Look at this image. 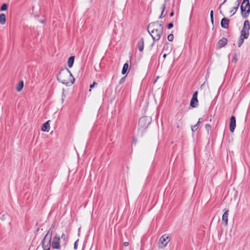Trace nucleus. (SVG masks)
<instances>
[{
    "mask_svg": "<svg viewBox=\"0 0 250 250\" xmlns=\"http://www.w3.org/2000/svg\"><path fill=\"white\" fill-rule=\"evenodd\" d=\"M147 29L154 41H159L163 32L162 21H157L149 24Z\"/></svg>",
    "mask_w": 250,
    "mask_h": 250,
    "instance_id": "nucleus-1",
    "label": "nucleus"
},
{
    "mask_svg": "<svg viewBox=\"0 0 250 250\" xmlns=\"http://www.w3.org/2000/svg\"><path fill=\"white\" fill-rule=\"evenodd\" d=\"M57 79L59 82L66 85L72 84L75 81L70 70L67 68L63 69L60 71L57 76Z\"/></svg>",
    "mask_w": 250,
    "mask_h": 250,
    "instance_id": "nucleus-2",
    "label": "nucleus"
},
{
    "mask_svg": "<svg viewBox=\"0 0 250 250\" xmlns=\"http://www.w3.org/2000/svg\"><path fill=\"white\" fill-rule=\"evenodd\" d=\"M242 16L243 18H246L248 17L250 12V4L249 0H243L241 5Z\"/></svg>",
    "mask_w": 250,
    "mask_h": 250,
    "instance_id": "nucleus-3",
    "label": "nucleus"
},
{
    "mask_svg": "<svg viewBox=\"0 0 250 250\" xmlns=\"http://www.w3.org/2000/svg\"><path fill=\"white\" fill-rule=\"evenodd\" d=\"M52 231L49 229L45 236L42 242V247L43 250H49L51 245Z\"/></svg>",
    "mask_w": 250,
    "mask_h": 250,
    "instance_id": "nucleus-4",
    "label": "nucleus"
},
{
    "mask_svg": "<svg viewBox=\"0 0 250 250\" xmlns=\"http://www.w3.org/2000/svg\"><path fill=\"white\" fill-rule=\"evenodd\" d=\"M250 29V24L248 21H245L244 23V26L241 31L240 37L243 39H247L249 36V30Z\"/></svg>",
    "mask_w": 250,
    "mask_h": 250,
    "instance_id": "nucleus-5",
    "label": "nucleus"
},
{
    "mask_svg": "<svg viewBox=\"0 0 250 250\" xmlns=\"http://www.w3.org/2000/svg\"><path fill=\"white\" fill-rule=\"evenodd\" d=\"M151 121V118L149 117L145 116L142 117L139 121V125L142 128H146Z\"/></svg>",
    "mask_w": 250,
    "mask_h": 250,
    "instance_id": "nucleus-6",
    "label": "nucleus"
},
{
    "mask_svg": "<svg viewBox=\"0 0 250 250\" xmlns=\"http://www.w3.org/2000/svg\"><path fill=\"white\" fill-rule=\"evenodd\" d=\"M169 241L170 238L167 234H165L162 235L159 239V248L161 249H164L167 245Z\"/></svg>",
    "mask_w": 250,
    "mask_h": 250,
    "instance_id": "nucleus-7",
    "label": "nucleus"
},
{
    "mask_svg": "<svg viewBox=\"0 0 250 250\" xmlns=\"http://www.w3.org/2000/svg\"><path fill=\"white\" fill-rule=\"evenodd\" d=\"M60 238L59 237L55 236L53 238L52 243V247L55 249H59L60 247Z\"/></svg>",
    "mask_w": 250,
    "mask_h": 250,
    "instance_id": "nucleus-8",
    "label": "nucleus"
},
{
    "mask_svg": "<svg viewBox=\"0 0 250 250\" xmlns=\"http://www.w3.org/2000/svg\"><path fill=\"white\" fill-rule=\"evenodd\" d=\"M236 126V120L234 116H232L230 119L229 129L231 132H233Z\"/></svg>",
    "mask_w": 250,
    "mask_h": 250,
    "instance_id": "nucleus-9",
    "label": "nucleus"
},
{
    "mask_svg": "<svg viewBox=\"0 0 250 250\" xmlns=\"http://www.w3.org/2000/svg\"><path fill=\"white\" fill-rule=\"evenodd\" d=\"M229 20L227 18H224L222 19L221 21V25L222 27L227 29L229 27Z\"/></svg>",
    "mask_w": 250,
    "mask_h": 250,
    "instance_id": "nucleus-10",
    "label": "nucleus"
},
{
    "mask_svg": "<svg viewBox=\"0 0 250 250\" xmlns=\"http://www.w3.org/2000/svg\"><path fill=\"white\" fill-rule=\"evenodd\" d=\"M50 121H48L42 125L41 130L42 131L48 132L50 129Z\"/></svg>",
    "mask_w": 250,
    "mask_h": 250,
    "instance_id": "nucleus-11",
    "label": "nucleus"
},
{
    "mask_svg": "<svg viewBox=\"0 0 250 250\" xmlns=\"http://www.w3.org/2000/svg\"><path fill=\"white\" fill-rule=\"evenodd\" d=\"M228 42V40L227 38H223L222 39L219 41L218 42V46L219 48H221L227 44Z\"/></svg>",
    "mask_w": 250,
    "mask_h": 250,
    "instance_id": "nucleus-12",
    "label": "nucleus"
},
{
    "mask_svg": "<svg viewBox=\"0 0 250 250\" xmlns=\"http://www.w3.org/2000/svg\"><path fill=\"white\" fill-rule=\"evenodd\" d=\"M229 212V210H226L222 216V221L224 222L226 226L228 225Z\"/></svg>",
    "mask_w": 250,
    "mask_h": 250,
    "instance_id": "nucleus-13",
    "label": "nucleus"
},
{
    "mask_svg": "<svg viewBox=\"0 0 250 250\" xmlns=\"http://www.w3.org/2000/svg\"><path fill=\"white\" fill-rule=\"evenodd\" d=\"M239 6V0H237L235 2V6L233 8V9L230 11V13L231 14V15H233L235 13L236 11L238 10Z\"/></svg>",
    "mask_w": 250,
    "mask_h": 250,
    "instance_id": "nucleus-14",
    "label": "nucleus"
},
{
    "mask_svg": "<svg viewBox=\"0 0 250 250\" xmlns=\"http://www.w3.org/2000/svg\"><path fill=\"white\" fill-rule=\"evenodd\" d=\"M198 101L197 98L193 97L190 101V105L192 107H195L197 105Z\"/></svg>",
    "mask_w": 250,
    "mask_h": 250,
    "instance_id": "nucleus-15",
    "label": "nucleus"
},
{
    "mask_svg": "<svg viewBox=\"0 0 250 250\" xmlns=\"http://www.w3.org/2000/svg\"><path fill=\"white\" fill-rule=\"evenodd\" d=\"M144 40L143 38H141L138 42V49L140 51H142L144 49Z\"/></svg>",
    "mask_w": 250,
    "mask_h": 250,
    "instance_id": "nucleus-16",
    "label": "nucleus"
},
{
    "mask_svg": "<svg viewBox=\"0 0 250 250\" xmlns=\"http://www.w3.org/2000/svg\"><path fill=\"white\" fill-rule=\"evenodd\" d=\"M74 59H75L74 56H71L69 58L68 62H67V64H68V66L69 68H71L72 67L73 64L74 63Z\"/></svg>",
    "mask_w": 250,
    "mask_h": 250,
    "instance_id": "nucleus-17",
    "label": "nucleus"
},
{
    "mask_svg": "<svg viewBox=\"0 0 250 250\" xmlns=\"http://www.w3.org/2000/svg\"><path fill=\"white\" fill-rule=\"evenodd\" d=\"M202 121H203V119L202 118H199L197 123L195 125H194V126H192L191 130H192V131L193 132L195 131L198 129V126L199 125V124L201 122H202Z\"/></svg>",
    "mask_w": 250,
    "mask_h": 250,
    "instance_id": "nucleus-18",
    "label": "nucleus"
},
{
    "mask_svg": "<svg viewBox=\"0 0 250 250\" xmlns=\"http://www.w3.org/2000/svg\"><path fill=\"white\" fill-rule=\"evenodd\" d=\"M23 87V81H21L18 84L17 87H16V89L18 92H20L22 90Z\"/></svg>",
    "mask_w": 250,
    "mask_h": 250,
    "instance_id": "nucleus-19",
    "label": "nucleus"
},
{
    "mask_svg": "<svg viewBox=\"0 0 250 250\" xmlns=\"http://www.w3.org/2000/svg\"><path fill=\"white\" fill-rule=\"evenodd\" d=\"M6 21V17L5 14H0V23L2 24H4Z\"/></svg>",
    "mask_w": 250,
    "mask_h": 250,
    "instance_id": "nucleus-20",
    "label": "nucleus"
},
{
    "mask_svg": "<svg viewBox=\"0 0 250 250\" xmlns=\"http://www.w3.org/2000/svg\"><path fill=\"white\" fill-rule=\"evenodd\" d=\"M128 68V64L127 63H125L124 64L122 70V73L123 74H125Z\"/></svg>",
    "mask_w": 250,
    "mask_h": 250,
    "instance_id": "nucleus-21",
    "label": "nucleus"
},
{
    "mask_svg": "<svg viewBox=\"0 0 250 250\" xmlns=\"http://www.w3.org/2000/svg\"><path fill=\"white\" fill-rule=\"evenodd\" d=\"M163 51H165L166 53H169L170 50L168 49V43H166L163 47Z\"/></svg>",
    "mask_w": 250,
    "mask_h": 250,
    "instance_id": "nucleus-22",
    "label": "nucleus"
},
{
    "mask_svg": "<svg viewBox=\"0 0 250 250\" xmlns=\"http://www.w3.org/2000/svg\"><path fill=\"white\" fill-rule=\"evenodd\" d=\"M244 39H243L242 38H239V40H238V47H240L242 44H243V42H244Z\"/></svg>",
    "mask_w": 250,
    "mask_h": 250,
    "instance_id": "nucleus-23",
    "label": "nucleus"
},
{
    "mask_svg": "<svg viewBox=\"0 0 250 250\" xmlns=\"http://www.w3.org/2000/svg\"><path fill=\"white\" fill-rule=\"evenodd\" d=\"M205 128L208 132V133L209 131L211 129V126L210 125L207 124L205 125Z\"/></svg>",
    "mask_w": 250,
    "mask_h": 250,
    "instance_id": "nucleus-24",
    "label": "nucleus"
},
{
    "mask_svg": "<svg viewBox=\"0 0 250 250\" xmlns=\"http://www.w3.org/2000/svg\"><path fill=\"white\" fill-rule=\"evenodd\" d=\"M7 8V5L6 3H4L2 5L0 8L1 11H4L6 10Z\"/></svg>",
    "mask_w": 250,
    "mask_h": 250,
    "instance_id": "nucleus-25",
    "label": "nucleus"
},
{
    "mask_svg": "<svg viewBox=\"0 0 250 250\" xmlns=\"http://www.w3.org/2000/svg\"><path fill=\"white\" fill-rule=\"evenodd\" d=\"M173 39H174V36L173 34H169L168 36H167V39L169 41H172L173 40Z\"/></svg>",
    "mask_w": 250,
    "mask_h": 250,
    "instance_id": "nucleus-26",
    "label": "nucleus"
},
{
    "mask_svg": "<svg viewBox=\"0 0 250 250\" xmlns=\"http://www.w3.org/2000/svg\"><path fill=\"white\" fill-rule=\"evenodd\" d=\"M210 20L212 23H213V12L212 10L210 11Z\"/></svg>",
    "mask_w": 250,
    "mask_h": 250,
    "instance_id": "nucleus-27",
    "label": "nucleus"
},
{
    "mask_svg": "<svg viewBox=\"0 0 250 250\" xmlns=\"http://www.w3.org/2000/svg\"><path fill=\"white\" fill-rule=\"evenodd\" d=\"M125 78H126V77L125 76V77H123L121 79V80L119 81V84H121L122 83H123L125 82Z\"/></svg>",
    "mask_w": 250,
    "mask_h": 250,
    "instance_id": "nucleus-28",
    "label": "nucleus"
},
{
    "mask_svg": "<svg viewBox=\"0 0 250 250\" xmlns=\"http://www.w3.org/2000/svg\"><path fill=\"white\" fill-rule=\"evenodd\" d=\"M78 240H77L75 242V244H74V249L75 250H77V248H78Z\"/></svg>",
    "mask_w": 250,
    "mask_h": 250,
    "instance_id": "nucleus-29",
    "label": "nucleus"
},
{
    "mask_svg": "<svg viewBox=\"0 0 250 250\" xmlns=\"http://www.w3.org/2000/svg\"><path fill=\"white\" fill-rule=\"evenodd\" d=\"M236 57H237L236 55V54H235V55H234V56H233V59H232V62H235V63L237 62V58H236Z\"/></svg>",
    "mask_w": 250,
    "mask_h": 250,
    "instance_id": "nucleus-30",
    "label": "nucleus"
},
{
    "mask_svg": "<svg viewBox=\"0 0 250 250\" xmlns=\"http://www.w3.org/2000/svg\"><path fill=\"white\" fill-rule=\"evenodd\" d=\"M173 24L172 23H169L167 25V28L168 29H170V28H171L173 27Z\"/></svg>",
    "mask_w": 250,
    "mask_h": 250,
    "instance_id": "nucleus-31",
    "label": "nucleus"
},
{
    "mask_svg": "<svg viewBox=\"0 0 250 250\" xmlns=\"http://www.w3.org/2000/svg\"><path fill=\"white\" fill-rule=\"evenodd\" d=\"M97 84V83H96V82H94L92 84H91L90 85V88H92L93 87H94V86L96 85Z\"/></svg>",
    "mask_w": 250,
    "mask_h": 250,
    "instance_id": "nucleus-32",
    "label": "nucleus"
},
{
    "mask_svg": "<svg viewBox=\"0 0 250 250\" xmlns=\"http://www.w3.org/2000/svg\"><path fill=\"white\" fill-rule=\"evenodd\" d=\"M197 95H198V92L196 91L193 93L192 97H195V98H197Z\"/></svg>",
    "mask_w": 250,
    "mask_h": 250,
    "instance_id": "nucleus-33",
    "label": "nucleus"
},
{
    "mask_svg": "<svg viewBox=\"0 0 250 250\" xmlns=\"http://www.w3.org/2000/svg\"><path fill=\"white\" fill-rule=\"evenodd\" d=\"M165 9H166V5L164 4L162 6V12H164Z\"/></svg>",
    "mask_w": 250,
    "mask_h": 250,
    "instance_id": "nucleus-34",
    "label": "nucleus"
},
{
    "mask_svg": "<svg viewBox=\"0 0 250 250\" xmlns=\"http://www.w3.org/2000/svg\"><path fill=\"white\" fill-rule=\"evenodd\" d=\"M124 246L125 247H127L129 245V243L128 242H125L123 244Z\"/></svg>",
    "mask_w": 250,
    "mask_h": 250,
    "instance_id": "nucleus-35",
    "label": "nucleus"
},
{
    "mask_svg": "<svg viewBox=\"0 0 250 250\" xmlns=\"http://www.w3.org/2000/svg\"><path fill=\"white\" fill-rule=\"evenodd\" d=\"M164 12H162L161 15L159 17V19H162L163 17H164L165 16H163Z\"/></svg>",
    "mask_w": 250,
    "mask_h": 250,
    "instance_id": "nucleus-36",
    "label": "nucleus"
},
{
    "mask_svg": "<svg viewBox=\"0 0 250 250\" xmlns=\"http://www.w3.org/2000/svg\"><path fill=\"white\" fill-rule=\"evenodd\" d=\"M61 238L62 239H65V235L64 233H62V236H61Z\"/></svg>",
    "mask_w": 250,
    "mask_h": 250,
    "instance_id": "nucleus-37",
    "label": "nucleus"
},
{
    "mask_svg": "<svg viewBox=\"0 0 250 250\" xmlns=\"http://www.w3.org/2000/svg\"><path fill=\"white\" fill-rule=\"evenodd\" d=\"M226 1H227V0H224L222 4H220V6H219V9H220V8H221V7L222 5H223L225 2H226Z\"/></svg>",
    "mask_w": 250,
    "mask_h": 250,
    "instance_id": "nucleus-38",
    "label": "nucleus"
},
{
    "mask_svg": "<svg viewBox=\"0 0 250 250\" xmlns=\"http://www.w3.org/2000/svg\"><path fill=\"white\" fill-rule=\"evenodd\" d=\"M173 14H174V13H173V12H171V13L170 14V17L173 16Z\"/></svg>",
    "mask_w": 250,
    "mask_h": 250,
    "instance_id": "nucleus-39",
    "label": "nucleus"
},
{
    "mask_svg": "<svg viewBox=\"0 0 250 250\" xmlns=\"http://www.w3.org/2000/svg\"><path fill=\"white\" fill-rule=\"evenodd\" d=\"M166 56H167V53H165L164 55H163V58H165L166 57Z\"/></svg>",
    "mask_w": 250,
    "mask_h": 250,
    "instance_id": "nucleus-40",
    "label": "nucleus"
},
{
    "mask_svg": "<svg viewBox=\"0 0 250 250\" xmlns=\"http://www.w3.org/2000/svg\"><path fill=\"white\" fill-rule=\"evenodd\" d=\"M41 22L42 23H43V22H44V21H41Z\"/></svg>",
    "mask_w": 250,
    "mask_h": 250,
    "instance_id": "nucleus-41",
    "label": "nucleus"
},
{
    "mask_svg": "<svg viewBox=\"0 0 250 250\" xmlns=\"http://www.w3.org/2000/svg\"><path fill=\"white\" fill-rule=\"evenodd\" d=\"M203 85H204V84H202L201 87H202L203 86Z\"/></svg>",
    "mask_w": 250,
    "mask_h": 250,
    "instance_id": "nucleus-42",
    "label": "nucleus"
}]
</instances>
